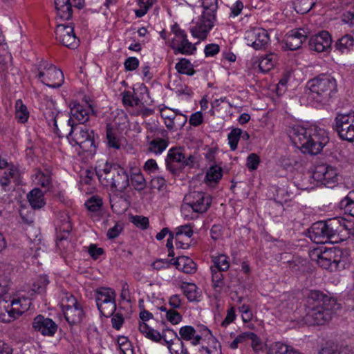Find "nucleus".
<instances>
[{
    "label": "nucleus",
    "instance_id": "1",
    "mask_svg": "<svg viewBox=\"0 0 354 354\" xmlns=\"http://www.w3.org/2000/svg\"><path fill=\"white\" fill-rule=\"evenodd\" d=\"M289 137L304 153L311 155L319 153L329 140L327 132L317 126H294L289 130Z\"/></svg>",
    "mask_w": 354,
    "mask_h": 354
},
{
    "label": "nucleus",
    "instance_id": "2",
    "mask_svg": "<svg viewBox=\"0 0 354 354\" xmlns=\"http://www.w3.org/2000/svg\"><path fill=\"white\" fill-rule=\"evenodd\" d=\"M95 172L100 183L113 192H123L129 185L127 172L118 165L106 162L96 167Z\"/></svg>",
    "mask_w": 354,
    "mask_h": 354
},
{
    "label": "nucleus",
    "instance_id": "3",
    "mask_svg": "<svg viewBox=\"0 0 354 354\" xmlns=\"http://www.w3.org/2000/svg\"><path fill=\"white\" fill-rule=\"evenodd\" d=\"M310 97L318 103L325 104L337 91V83L334 77L328 75H319L308 82Z\"/></svg>",
    "mask_w": 354,
    "mask_h": 354
},
{
    "label": "nucleus",
    "instance_id": "4",
    "mask_svg": "<svg viewBox=\"0 0 354 354\" xmlns=\"http://www.w3.org/2000/svg\"><path fill=\"white\" fill-rule=\"evenodd\" d=\"M71 131L67 136L72 146H79L83 151L93 153L95 151L94 132L84 124H71Z\"/></svg>",
    "mask_w": 354,
    "mask_h": 354
},
{
    "label": "nucleus",
    "instance_id": "5",
    "mask_svg": "<svg viewBox=\"0 0 354 354\" xmlns=\"http://www.w3.org/2000/svg\"><path fill=\"white\" fill-rule=\"evenodd\" d=\"M339 227L340 221L337 218H333L326 222H316L308 231L309 237L315 243H325L331 241L339 231Z\"/></svg>",
    "mask_w": 354,
    "mask_h": 354
},
{
    "label": "nucleus",
    "instance_id": "6",
    "mask_svg": "<svg viewBox=\"0 0 354 354\" xmlns=\"http://www.w3.org/2000/svg\"><path fill=\"white\" fill-rule=\"evenodd\" d=\"M317 257V263L324 269L335 271L345 267L346 257L338 248H326Z\"/></svg>",
    "mask_w": 354,
    "mask_h": 354
},
{
    "label": "nucleus",
    "instance_id": "7",
    "mask_svg": "<svg viewBox=\"0 0 354 354\" xmlns=\"http://www.w3.org/2000/svg\"><path fill=\"white\" fill-rule=\"evenodd\" d=\"M171 30L174 33V37L171 41L170 47L173 49L175 55H190L196 52V44L188 40L187 33L179 27L178 24H174Z\"/></svg>",
    "mask_w": 354,
    "mask_h": 354
},
{
    "label": "nucleus",
    "instance_id": "8",
    "mask_svg": "<svg viewBox=\"0 0 354 354\" xmlns=\"http://www.w3.org/2000/svg\"><path fill=\"white\" fill-rule=\"evenodd\" d=\"M333 127L342 140L354 142V111L337 113Z\"/></svg>",
    "mask_w": 354,
    "mask_h": 354
},
{
    "label": "nucleus",
    "instance_id": "9",
    "mask_svg": "<svg viewBox=\"0 0 354 354\" xmlns=\"http://www.w3.org/2000/svg\"><path fill=\"white\" fill-rule=\"evenodd\" d=\"M37 77L48 87L57 88L60 87L64 77L62 71L52 64L44 62L40 64Z\"/></svg>",
    "mask_w": 354,
    "mask_h": 354
},
{
    "label": "nucleus",
    "instance_id": "10",
    "mask_svg": "<svg viewBox=\"0 0 354 354\" xmlns=\"http://www.w3.org/2000/svg\"><path fill=\"white\" fill-rule=\"evenodd\" d=\"M212 198L202 192H191L184 198L182 211L192 210L195 213H205L210 207Z\"/></svg>",
    "mask_w": 354,
    "mask_h": 354
},
{
    "label": "nucleus",
    "instance_id": "11",
    "mask_svg": "<svg viewBox=\"0 0 354 354\" xmlns=\"http://www.w3.org/2000/svg\"><path fill=\"white\" fill-rule=\"evenodd\" d=\"M313 178L325 187L333 188L338 184L339 173L337 168L328 165H320L315 167Z\"/></svg>",
    "mask_w": 354,
    "mask_h": 354
},
{
    "label": "nucleus",
    "instance_id": "12",
    "mask_svg": "<svg viewBox=\"0 0 354 354\" xmlns=\"http://www.w3.org/2000/svg\"><path fill=\"white\" fill-rule=\"evenodd\" d=\"M306 309L315 308H335V300L320 290H310L305 295Z\"/></svg>",
    "mask_w": 354,
    "mask_h": 354
},
{
    "label": "nucleus",
    "instance_id": "13",
    "mask_svg": "<svg viewBox=\"0 0 354 354\" xmlns=\"http://www.w3.org/2000/svg\"><path fill=\"white\" fill-rule=\"evenodd\" d=\"M56 39L63 46L75 49L80 44L79 39L74 32V27L72 24H59L55 29Z\"/></svg>",
    "mask_w": 354,
    "mask_h": 354
},
{
    "label": "nucleus",
    "instance_id": "14",
    "mask_svg": "<svg viewBox=\"0 0 354 354\" xmlns=\"http://www.w3.org/2000/svg\"><path fill=\"white\" fill-rule=\"evenodd\" d=\"M247 44L255 50L265 49L270 41V36L267 30L261 28H253L245 33Z\"/></svg>",
    "mask_w": 354,
    "mask_h": 354
},
{
    "label": "nucleus",
    "instance_id": "15",
    "mask_svg": "<svg viewBox=\"0 0 354 354\" xmlns=\"http://www.w3.org/2000/svg\"><path fill=\"white\" fill-rule=\"evenodd\" d=\"M215 20L216 16L202 14L196 25L190 28L192 37L199 40L205 39L214 27Z\"/></svg>",
    "mask_w": 354,
    "mask_h": 354
},
{
    "label": "nucleus",
    "instance_id": "16",
    "mask_svg": "<svg viewBox=\"0 0 354 354\" xmlns=\"http://www.w3.org/2000/svg\"><path fill=\"white\" fill-rule=\"evenodd\" d=\"M67 300L70 304H63L62 309L65 319L70 325H76L83 319V310L73 296L70 295Z\"/></svg>",
    "mask_w": 354,
    "mask_h": 354
},
{
    "label": "nucleus",
    "instance_id": "17",
    "mask_svg": "<svg viewBox=\"0 0 354 354\" xmlns=\"http://www.w3.org/2000/svg\"><path fill=\"white\" fill-rule=\"evenodd\" d=\"M32 327L35 331L47 337L54 336L58 328L57 324L52 319L43 315H38L33 319Z\"/></svg>",
    "mask_w": 354,
    "mask_h": 354
},
{
    "label": "nucleus",
    "instance_id": "18",
    "mask_svg": "<svg viewBox=\"0 0 354 354\" xmlns=\"http://www.w3.org/2000/svg\"><path fill=\"white\" fill-rule=\"evenodd\" d=\"M335 308H315L306 309V321L311 325H324L332 318Z\"/></svg>",
    "mask_w": 354,
    "mask_h": 354
},
{
    "label": "nucleus",
    "instance_id": "19",
    "mask_svg": "<svg viewBox=\"0 0 354 354\" xmlns=\"http://www.w3.org/2000/svg\"><path fill=\"white\" fill-rule=\"evenodd\" d=\"M84 4V0H55L57 15L64 20H68L73 15V7L81 9Z\"/></svg>",
    "mask_w": 354,
    "mask_h": 354
},
{
    "label": "nucleus",
    "instance_id": "20",
    "mask_svg": "<svg viewBox=\"0 0 354 354\" xmlns=\"http://www.w3.org/2000/svg\"><path fill=\"white\" fill-rule=\"evenodd\" d=\"M332 38L328 32L322 30L309 39L310 49L317 53L328 52L331 48Z\"/></svg>",
    "mask_w": 354,
    "mask_h": 354
},
{
    "label": "nucleus",
    "instance_id": "21",
    "mask_svg": "<svg viewBox=\"0 0 354 354\" xmlns=\"http://www.w3.org/2000/svg\"><path fill=\"white\" fill-rule=\"evenodd\" d=\"M70 108L71 118L68 121V124L70 125L71 124V122L72 118H74L78 120L80 122L79 124H84V122L88 120L90 112H94L91 104H86V106L84 107L83 105L80 104L76 101H73L71 102Z\"/></svg>",
    "mask_w": 354,
    "mask_h": 354
},
{
    "label": "nucleus",
    "instance_id": "22",
    "mask_svg": "<svg viewBox=\"0 0 354 354\" xmlns=\"http://www.w3.org/2000/svg\"><path fill=\"white\" fill-rule=\"evenodd\" d=\"M185 153L181 148H172L169 150L166 158L167 168L172 173L183 168Z\"/></svg>",
    "mask_w": 354,
    "mask_h": 354
},
{
    "label": "nucleus",
    "instance_id": "23",
    "mask_svg": "<svg viewBox=\"0 0 354 354\" xmlns=\"http://www.w3.org/2000/svg\"><path fill=\"white\" fill-rule=\"evenodd\" d=\"M306 40V36L303 30H291L287 35L286 44L290 50H295L299 49Z\"/></svg>",
    "mask_w": 354,
    "mask_h": 354
},
{
    "label": "nucleus",
    "instance_id": "24",
    "mask_svg": "<svg viewBox=\"0 0 354 354\" xmlns=\"http://www.w3.org/2000/svg\"><path fill=\"white\" fill-rule=\"evenodd\" d=\"M169 333L171 334V337L174 338L167 340L165 343L170 354H189L183 342L178 338L177 333L174 330H169Z\"/></svg>",
    "mask_w": 354,
    "mask_h": 354
},
{
    "label": "nucleus",
    "instance_id": "25",
    "mask_svg": "<svg viewBox=\"0 0 354 354\" xmlns=\"http://www.w3.org/2000/svg\"><path fill=\"white\" fill-rule=\"evenodd\" d=\"M30 304V301L25 297L13 299L10 302H8V305L10 308V310H11V313L17 319L21 316L25 310L28 309Z\"/></svg>",
    "mask_w": 354,
    "mask_h": 354
},
{
    "label": "nucleus",
    "instance_id": "26",
    "mask_svg": "<svg viewBox=\"0 0 354 354\" xmlns=\"http://www.w3.org/2000/svg\"><path fill=\"white\" fill-rule=\"evenodd\" d=\"M176 268L186 274H194L196 271V264L187 257L182 256L172 259Z\"/></svg>",
    "mask_w": 354,
    "mask_h": 354
},
{
    "label": "nucleus",
    "instance_id": "27",
    "mask_svg": "<svg viewBox=\"0 0 354 354\" xmlns=\"http://www.w3.org/2000/svg\"><path fill=\"white\" fill-rule=\"evenodd\" d=\"M178 338L180 341L192 340V344L193 345H197L200 343L201 336L196 334L195 328L192 326H182L179 330Z\"/></svg>",
    "mask_w": 354,
    "mask_h": 354
},
{
    "label": "nucleus",
    "instance_id": "28",
    "mask_svg": "<svg viewBox=\"0 0 354 354\" xmlns=\"http://www.w3.org/2000/svg\"><path fill=\"white\" fill-rule=\"evenodd\" d=\"M57 230H59V234L57 235L59 241L66 240L70 232L72 230L71 224L69 221V217L67 214L62 213L60 215V224H58Z\"/></svg>",
    "mask_w": 354,
    "mask_h": 354
},
{
    "label": "nucleus",
    "instance_id": "29",
    "mask_svg": "<svg viewBox=\"0 0 354 354\" xmlns=\"http://www.w3.org/2000/svg\"><path fill=\"white\" fill-rule=\"evenodd\" d=\"M115 291L110 288L100 287L96 290L95 293L97 305H102L108 303V301L115 300Z\"/></svg>",
    "mask_w": 354,
    "mask_h": 354
},
{
    "label": "nucleus",
    "instance_id": "30",
    "mask_svg": "<svg viewBox=\"0 0 354 354\" xmlns=\"http://www.w3.org/2000/svg\"><path fill=\"white\" fill-rule=\"evenodd\" d=\"M30 206L36 209H41L45 204L44 192L39 188L32 189L27 195Z\"/></svg>",
    "mask_w": 354,
    "mask_h": 354
},
{
    "label": "nucleus",
    "instance_id": "31",
    "mask_svg": "<svg viewBox=\"0 0 354 354\" xmlns=\"http://www.w3.org/2000/svg\"><path fill=\"white\" fill-rule=\"evenodd\" d=\"M354 46V38L350 35H346L339 38L335 44L336 50L342 53L348 52Z\"/></svg>",
    "mask_w": 354,
    "mask_h": 354
},
{
    "label": "nucleus",
    "instance_id": "32",
    "mask_svg": "<svg viewBox=\"0 0 354 354\" xmlns=\"http://www.w3.org/2000/svg\"><path fill=\"white\" fill-rule=\"evenodd\" d=\"M212 266L210 268L221 271H227L230 268L229 257L225 254H221L212 257Z\"/></svg>",
    "mask_w": 354,
    "mask_h": 354
},
{
    "label": "nucleus",
    "instance_id": "33",
    "mask_svg": "<svg viewBox=\"0 0 354 354\" xmlns=\"http://www.w3.org/2000/svg\"><path fill=\"white\" fill-rule=\"evenodd\" d=\"M15 118L21 123L26 122L29 118V111L20 99L15 102Z\"/></svg>",
    "mask_w": 354,
    "mask_h": 354
},
{
    "label": "nucleus",
    "instance_id": "34",
    "mask_svg": "<svg viewBox=\"0 0 354 354\" xmlns=\"http://www.w3.org/2000/svg\"><path fill=\"white\" fill-rule=\"evenodd\" d=\"M222 176V168L218 165H212L207 171L205 175V180L209 185H211L212 183H216L221 178Z\"/></svg>",
    "mask_w": 354,
    "mask_h": 354
},
{
    "label": "nucleus",
    "instance_id": "35",
    "mask_svg": "<svg viewBox=\"0 0 354 354\" xmlns=\"http://www.w3.org/2000/svg\"><path fill=\"white\" fill-rule=\"evenodd\" d=\"M10 309L8 301L0 299V322L8 323L17 319Z\"/></svg>",
    "mask_w": 354,
    "mask_h": 354
},
{
    "label": "nucleus",
    "instance_id": "36",
    "mask_svg": "<svg viewBox=\"0 0 354 354\" xmlns=\"http://www.w3.org/2000/svg\"><path fill=\"white\" fill-rule=\"evenodd\" d=\"M181 288L183 290L184 295L189 301L192 302L198 301L199 292L197 286L194 283H183L181 286Z\"/></svg>",
    "mask_w": 354,
    "mask_h": 354
},
{
    "label": "nucleus",
    "instance_id": "37",
    "mask_svg": "<svg viewBox=\"0 0 354 354\" xmlns=\"http://www.w3.org/2000/svg\"><path fill=\"white\" fill-rule=\"evenodd\" d=\"M178 73L185 74L187 75H193L195 73V70L192 64L185 58H181L175 66Z\"/></svg>",
    "mask_w": 354,
    "mask_h": 354
},
{
    "label": "nucleus",
    "instance_id": "38",
    "mask_svg": "<svg viewBox=\"0 0 354 354\" xmlns=\"http://www.w3.org/2000/svg\"><path fill=\"white\" fill-rule=\"evenodd\" d=\"M293 5L297 13L306 14L315 5V0H294Z\"/></svg>",
    "mask_w": 354,
    "mask_h": 354
},
{
    "label": "nucleus",
    "instance_id": "39",
    "mask_svg": "<svg viewBox=\"0 0 354 354\" xmlns=\"http://www.w3.org/2000/svg\"><path fill=\"white\" fill-rule=\"evenodd\" d=\"M204 333H205L207 335H209L208 341L209 343L214 344V348H211L210 347L203 346L202 349L205 351L207 354H222L221 346L218 340L212 335L210 330L205 327L204 328Z\"/></svg>",
    "mask_w": 354,
    "mask_h": 354
},
{
    "label": "nucleus",
    "instance_id": "40",
    "mask_svg": "<svg viewBox=\"0 0 354 354\" xmlns=\"http://www.w3.org/2000/svg\"><path fill=\"white\" fill-rule=\"evenodd\" d=\"M274 57L275 55L273 53H270L266 55L265 57H262L259 63V68L260 71L263 73H266L270 71L274 65Z\"/></svg>",
    "mask_w": 354,
    "mask_h": 354
},
{
    "label": "nucleus",
    "instance_id": "41",
    "mask_svg": "<svg viewBox=\"0 0 354 354\" xmlns=\"http://www.w3.org/2000/svg\"><path fill=\"white\" fill-rule=\"evenodd\" d=\"M187 117L183 114H178L176 113L174 116V120L171 121H167V128L172 130V129H182L185 123L187 122Z\"/></svg>",
    "mask_w": 354,
    "mask_h": 354
},
{
    "label": "nucleus",
    "instance_id": "42",
    "mask_svg": "<svg viewBox=\"0 0 354 354\" xmlns=\"http://www.w3.org/2000/svg\"><path fill=\"white\" fill-rule=\"evenodd\" d=\"M169 330H173L170 328H166L162 330V333H160L158 330H154L153 328H151L150 330H148V333H147L146 337L156 342H159L161 339H163V341L166 343V341L168 340L167 339V333H169Z\"/></svg>",
    "mask_w": 354,
    "mask_h": 354
},
{
    "label": "nucleus",
    "instance_id": "43",
    "mask_svg": "<svg viewBox=\"0 0 354 354\" xmlns=\"http://www.w3.org/2000/svg\"><path fill=\"white\" fill-rule=\"evenodd\" d=\"M131 181L133 187L137 191H142L146 187V180L140 172L133 173L131 176Z\"/></svg>",
    "mask_w": 354,
    "mask_h": 354
},
{
    "label": "nucleus",
    "instance_id": "44",
    "mask_svg": "<svg viewBox=\"0 0 354 354\" xmlns=\"http://www.w3.org/2000/svg\"><path fill=\"white\" fill-rule=\"evenodd\" d=\"M167 147L165 140L158 138L151 140L149 142V150L155 153H161Z\"/></svg>",
    "mask_w": 354,
    "mask_h": 354
},
{
    "label": "nucleus",
    "instance_id": "45",
    "mask_svg": "<svg viewBox=\"0 0 354 354\" xmlns=\"http://www.w3.org/2000/svg\"><path fill=\"white\" fill-rule=\"evenodd\" d=\"M97 306L100 313L103 316L109 317L113 315L116 310L115 300L108 301V303H104L102 305L99 304L97 305Z\"/></svg>",
    "mask_w": 354,
    "mask_h": 354
},
{
    "label": "nucleus",
    "instance_id": "46",
    "mask_svg": "<svg viewBox=\"0 0 354 354\" xmlns=\"http://www.w3.org/2000/svg\"><path fill=\"white\" fill-rule=\"evenodd\" d=\"M202 6L204 8L203 14L216 16L218 0H202Z\"/></svg>",
    "mask_w": 354,
    "mask_h": 354
},
{
    "label": "nucleus",
    "instance_id": "47",
    "mask_svg": "<svg viewBox=\"0 0 354 354\" xmlns=\"http://www.w3.org/2000/svg\"><path fill=\"white\" fill-rule=\"evenodd\" d=\"M212 272V286L214 288L221 289L223 287L224 276L221 270L210 268Z\"/></svg>",
    "mask_w": 354,
    "mask_h": 354
},
{
    "label": "nucleus",
    "instance_id": "48",
    "mask_svg": "<svg viewBox=\"0 0 354 354\" xmlns=\"http://www.w3.org/2000/svg\"><path fill=\"white\" fill-rule=\"evenodd\" d=\"M241 129L239 128L233 129L227 136V139L230 149L234 151L237 148L239 140L241 138Z\"/></svg>",
    "mask_w": 354,
    "mask_h": 354
},
{
    "label": "nucleus",
    "instance_id": "49",
    "mask_svg": "<svg viewBox=\"0 0 354 354\" xmlns=\"http://www.w3.org/2000/svg\"><path fill=\"white\" fill-rule=\"evenodd\" d=\"M122 102L126 106H138L141 102L140 99L134 96L129 91H124L122 93Z\"/></svg>",
    "mask_w": 354,
    "mask_h": 354
},
{
    "label": "nucleus",
    "instance_id": "50",
    "mask_svg": "<svg viewBox=\"0 0 354 354\" xmlns=\"http://www.w3.org/2000/svg\"><path fill=\"white\" fill-rule=\"evenodd\" d=\"M48 283L49 281L46 276H40L32 284V291L35 293H42L45 291Z\"/></svg>",
    "mask_w": 354,
    "mask_h": 354
},
{
    "label": "nucleus",
    "instance_id": "51",
    "mask_svg": "<svg viewBox=\"0 0 354 354\" xmlns=\"http://www.w3.org/2000/svg\"><path fill=\"white\" fill-rule=\"evenodd\" d=\"M255 337L254 333L252 332H245L239 334L237 337L230 343V348L232 349H236L239 344H243L248 340V337Z\"/></svg>",
    "mask_w": 354,
    "mask_h": 354
},
{
    "label": "nucleus",
    "instance_id": "52",
    "mask_svg": "<svg viewBox=\"0 0 354 354\" xmlns=\"http://www.w3.org/2000/svg\"><path fill=\"white\" fill-rule=\"evenodd\" d=\"M87 209L93 212L100 210L102 205V201L99 196H92L85 203Z\"/></svg>",
    "mask_w": 354,
    "mask_h": 354
},
{
    "label": "nucleus",
    "instance_id": "53",
    "mask_svg": "<svg viewBox=\"0 0 354 354\" xmlns=\"http://www.w3.org/2000/svg\"><path fill=\"white\" fill-rule=\"evenodd\" d=\"M106 139L110 147H113L114 149L120 148V144L113 133L111 124H107L106 126Z\"/></svg>",
    "mask_w": 354,
    "mask_h": 354
},
{
    "label": "nucleus",
    "instance_id": "54",
    "mask_svg": "<svg viewBox=\"0 0 354 354\" xmlns=\"http://www.w3.org/2000/svg\"><path fill=\"white\" fill-rule=\"evenodd\" d=\"M131 221L135 225L142 230L147 229L149 224L148 218L142 216H134L132 217Z\"/></svg>",
    "mask_w": 354,
    "mask_h": 354
},
{
    "label": "nucleus",
    "instance_id": "55",
    "mask_svg": "<svg viewBox=\"0 0 354 354\" xmlns=\"http://www.w3.org/2000/svg\"><path fill=\"white\" fill-rule=\"evenodd\" d=\"M166 318L172 324H178L182 321L181 315L174 309L167 311Z\"/></svg>",
    "mask_w": 354,
    "mask_h": 354
},
{
    "label": "nucleus",
    "instance_id": "56",
    "mask_svg": "<svg viewBox=\"0 0 354 354\" xmlns=\"http://www.w3.org/2000/svg\"><path fill=\"white\" fill-rule=\"evenodd\" d=\"M259 162V157L256 153H251L247 158L246 165L249 169L255 170L257 169Z\"/></svg>",
    "mask_w": 354,
    "mask_h": 354
},
{
    "label": "nucleus",
    "instance_id": "57",
    "mask_svg": "<svg viewBox=\"0 0 354 354\" xmlns=\"http://www.w3.org/2000/svg\"><path fill=\"white\" fill-rule=\"evenodd\" d=\"M166 187L165 180L161 176H156L151 179L150 182V188L158 190L162 189Z\"/></svg>",
    "mask_w": 354,
    "mask_h": 354
},
{
    "label": "nucleus",
    "instance_id": "58",
    "mask_svg": "<svg viewBox=\"0 0 354 354\" xmlns=\"http://www.w3.org/2000/svg\"><path fill=\"white\" fill-rule=\"evenodd\" d=\"M183 234L189 238L193 235V230L189 225H184L176 227L175 235L176 238H178Z\"/></svg>",
    "mask_w": 354,
    "mask_h": 354
},
{
    "label": "nucleus",
    "instance_id": "59",
    "mask_svg": "<svg viewBox=\"0 0 354 354\" xmlns=\"http://www.w3.org/2000/svg\"><path fill=\"white\" fill-rule=\"evenodd\" d=\"M124 65L127 71H131L138 67L139 60L135 57H130L125 60Z\"/></svg>",
    "mask_w": 354,
    "mask_h": 354
},
{
    "label": "nucleus",
    "instance_id": "60",
    "mask_svg": "<svg viewBox=\"0 0 354 354\" xmlns=\"http://www.w3.org/2000/svg\"><path fill=\"white\" fill-rule=\"evenodd\" d=\"M236 318L235 308L234 307H231L227 311V315L224 320L221 323V326L227 327L229 324H230Z\"/></svg>",
    "mask_w": 354,
    "mask_h": 354
},
{
    "label": "nucleus",
    "instance_id": "61",
    "mask_svg": "<svg viewBox=\"0 0 354 354\" xmlns=\"http://www.w3.org/2000/svg\"><path fill=\"white\" fill-rule=\"evenodd\" d=\"M219 50L220 47L218 44H210L205 46L204 53L206 57H209L216 55Z\"/></svg>",
    "mask_w": 354,
    "mask_h": 354
},
{
    "label": "nucleus",
    "instance_id": "62",
    "mask_svg": "<svg viewBox=\"0 0 354 354\" xmlns=\"http://www.w3.org/2000/svg\"><path fill=\"white\" fill-rule=\"evenodd\" d=\"M203 121V117L201 112L198 111L192 114L189 118V124L194 127L200 125Z\"/></svg>",
    "mask_w": 354,
    "mask_h": 354
},
{
    "label": "nucleus",
    "instance_id": "63",
    "mask_svg": "<svg viewBox=\"0 0 354 354\" xmlns=\"http://www.w3.org/2000/svg\"><path fill=\"white\" fill-rule=\"evenodd\" d=\"M88 252L93 259H96L103 254L104 250L101 248H97L95 244H91Z\"/></svg>",
    "mask_w": 354,
    "mask_h": 354
},
{
    "label": "nucleus",
    "instance_id": "64",
    "mask_svg": "<svg viewBox=\"0 0 354 354\" xmlns=\"http://www.w3.org/2000/svg\"><path fill=\"white\" fill-rule=\"evenodd\" d=\"M124 323V318L121 314L117 313L111 318V324L113 328L120 329Z\"/></svg>",
    "mask_w": 354,
    "mask_h": 354
}]
</instances>
